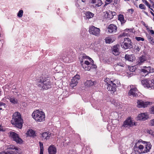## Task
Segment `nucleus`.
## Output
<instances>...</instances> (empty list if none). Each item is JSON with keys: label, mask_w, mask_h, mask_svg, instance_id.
I'll return each mask as SVG.
<instances>
[{"label": "nucleus", "mask_w": 154, "mask_h": 154, "mask_svg": "<svg viewBox=\"0 0 154 154\" xmlns=\"http://www.w3.org/2000/svg\"><path fill=\"white\" fill-rule=\"evenodd\" d=\"M82 2H85V0H82Z\"/></svg>", "instance_id": "680f3d73"}, {"label": "nucleus", "mask_w": 154, "mask_h": 154, "mask_svg": "<svg viewBox=\"0 0 154 154\" xmlns=\"http://www.w3.org/2000/svg\"><path fill=\"white\" fill-rule=\"evenodd\" d=\"M105 42L106 43H110L113 42V40L111 38L108 37L106 38Z\"/></svg>", "instance_id": "2f4dec72"}, {"label": "nucleus", "mask_w": 154, "mask_h": 154, "mask_svg": "<svg viewBox=\"0 0 154 154\" xmlns=\"http://www.w3.org/2000/svg\"><path fill=\"white\" fill-rule=\"evenodd\" d=\"M154 71V69L151 68L150 66H148L146 69H141V75L143 76H145L148 74L149 73L152 72Z\"/></svg>", "instance_id": "4468645a"}, {"label": "nucleus", "mask_w": 154, "mask_h": 154, "mask_svg": "<svg viewBox=\"0 0 154 154\" xmlns=\"http://www.w3.org/2000/svg\"><path fill=\"white\" fill-rule=\"evenodd\" d=\"M39 144L40 146V149H42V148H43V144L42 143L40 142Z\"/></svg>", "instance_id": "3c124183"}, {"label": "nucleus", "mask_w": 154, "mask_h": 154, "mask_svg": "<svg viewBox=\"0 0 154 154\" xmlns=\"http://www.w3.org/2000/svg\"><path fill=\"white\" fill-rule=\"evenodd\" d=\"M114 82L115 81L113 82H109L108 83H107V89L108 91H111L112 92L111 93H113L116 90V85L114 83Z\"/></svg>", "instance_id": "6e6552de"}, {"label": "nucleus", "mask_w": 154, "mask_h": 154, "mask_svg": "<svg viewBox=\"0 0 154 154\" xmlns=\"http://www.w3.org/2000/svg\"><path fill=\"white\" fill-rule=\"evenodd\" d=\"M125 66V64L123 63L119 62L114 65L115 69L116 70L119 71V69H120L121 67H124Z\"/></svg>", "instance_id": "6ab92c4d"}, {"label": "nucleus", "mask_w": 154, "mask_h": 154, "mask_svg": "<svg viewBox=\"0 0 154 154\" xmlns=\"http://www.w3.org/2000/svg\"><path fill=\"white\" fill-rule=\"evenodd\" d=\"M5 104L2 102H0V110L2 109V106H4Z\"/></svg>", "instance_id": "79ce46f5"}, {"label": "nucleus", "mask_w": 154, "mask_h": 154, "mask_svg": "<svg viewBox=\"0 0 154 154\" xmlns=\"http://www.w3.org/2000/svg\"><path fill=\"white\" fill-rule=\"evenodd\" d=\"M9 100L10 102L14 104H17L18 103V101L17 99L15 97H11Z\"/></svg>", "instance_id": "a878e982"}, {"label": "nucleus", "mask_w": 154, "mask_h": 154, "mask_svg": "<svg viewBox=\"0 0 154 154\" xmlns=\"http://www.w3.org/2000/svg\"><path fill=\"white\" fill-rule=\"evenodd\" d=\"M64 62H68L69 60V57L68 56H67V55L63 54L61 56Z\"/></svg>", "instance_id": "cd10ccee"}, {"label": "nucleus", "mask_w": 154, "mask_h": 154, "mask_svg": "<svg viewBox=\"0 0 154 154\" xmlns=\"http://www.w3.org/2000/svg\"><path fill=\"white\" fill-rule=\"evenodd\" d=\"M150 125L152 126H154V119L151 120L150 122Z\"/></svg>", "instance_id": "a18cd8bd"}, {"label": "nucleus", "mask_w": 154, "mask_h": 154, "mask_svg": "<svg viewBox=\"0 0 154 154\" xmlns=\"http://www.w3.org/2000/svg\"><path fill=\"white\" fill-rule=\"evenodd\" d=\"M107 18L108 20H110L113 18L112 16V15L109 13L107 14Z\"/></svg>", "instance_id": "ea45409f"}, {"label": "nucleus", "mask_w": 154, "mask_h": 154, "mask_svg": "<svg viewBox=\"0 0 154 154\" xmlns=\"http://www.w3.org/2000/svg\"><path fill=\"white\" fill-rule=\"evenodd\" d=\"M139 8L141 9L145 10L146 9V7L145 5L142 4H140L139 5Z\"/></svg>", "instance_id": "4c0bfd02"}, {"label": "nucleus", "mask_w": 154, "mask_h": 154, "mask_svg": "<svg viewBox=\"0 0 154 154\" xmlns=\"http://www.w3.org/2000/svg\"><path fill=\"white\" fill-rule=\"evenodd\" d=\"M51 133L49 132H45L42 134V139L47 140L49 139L51 136Z\"/></svg>", "instance_id": "412c9836"}, {"label": "nucleus", "mask_w": 154, "mask_h": 154, "mask_svg": "<svg viewBox=\"0 0 154 154\" xmlns=\"http://www.w3.org/2000/svg\"><path fill=\"white\" fill-rule=\"evenodd\" d=\"M48 150L49 154H55L56 152V148L53 146H50Z\"/></svg>", "instance_id": "aec40b11"}, {"label": "nucleus", "mask_w": 154, "mask_h": 154, "mask_svg": "<svg viewBox=\"0 0 154 154\" xmlns=\"http://www.w3.org/2000/svg\"><path fill=\"white\" fill-rule=\"evenodd\" d=\"M124 42H123V43H124V42H126L128 43L131 42L130 39L128 38H124Z\"/></svg>", "instance_id": "58836bf2"}, {"label": "nucleus", "mask_w": 154, "mask_h": 154, "mask_svg": "<svg viewBox=\"0 0 154 154\" xmlns=\"http://www.w3.org/2000/svg\"><path fill=\"white\" fill-rule=\"evenodd\" d=\"M125 33H123V35H124L125 36Z\"/></svg>", "instance_id": "69168bd1"}, {"label": "nucleus", "mask_w": 154, "mask_h": 154, "mask_svg": "<svg viewBox=\"0 0 154 154\" xmlns=\"http://www.w3.org/2000/svg\"><path fill=\"white\" fill-rule=\"evenodd\" d=\"M83 60L81 61L80 63L81 64V65L84 69L85 71H89L90 70L91 68H92V67H91V66H87L85 64H83Z\"/></svg>", "instance_id": "5701e85b"}, {"label": "nucleus", "mask_w": 154, "mask_h": 154, "mask_svg": "<svg viewBox=\"0 0 154 154\" xmlns=\"http://www.w3.org/2000/svg\"><path fill=\"white\" fill-rule=\"evenodd\" d=\"M90 2L92 4H94L95 8L100 7L102 4V2L101 0H90Z\"/></svg>", "instance_id": "f3484780"}, {"label": "nucleus", "mask_w": 154, "mask_h": 154, "mask_svg": "<svg viewBox=\"0 0 154 154\" xmlns=\"http://www.w3.org/2000/svg\"><path fill=\"white\" fill-rule=\"evenodd\" d=\"M80 77L79 75L75 76L71 79L70 83V87L72 88L75 86L79 82Z\"/></svg>", "instance_id": "9d476101"}, {"label": "nucleus", "mask_w": 154, "mask_h": 154, "mask_svg": "<svg viewBox=\"0 0 154 154\" xmlns=\"http://www.w3.org/2000/svg\"><path fill=\"white\" fill-rule=\"evenodd\" d=\"M146 60V57L145 56H142L139 58L138 61V64L139 65H141Z\"/></svg>", "instance_id": "b1692460"}, {"label": "nucleus", "mask_w": 154, "mask_h": 154, "mask_svg": "<svg viewBox=\"0 0 154 154\" xmlns=\"http://www.w3.org/2000/svg\"><path fill=\"white\" fill-rule=\"evenodd\" d=\"M134 11V10L132 8H131L130 9H129L128 10V11L129 13H130V14H132L133 12Z\"/></svg>", "instance_id": "de8ad7c7"}, {"label": "nucleus", "mask_w": 154, "mask_h": 154, "mask_svg": "<svg viewBox=\"0 0 154 154\" xmlns=\"http://www.w3.org/2000/svg\"><path fill=\"white\" fill-rule=\"evenodd\" d=\"M150 12L151 14H152L154 17V14L151 11H150Z\"/></svg>", "instance_id": "4d7b16f0"}, {"label": "nucleus", "mask_w": 154, "mask_h": 154, "mask_svg": "<svg viewBox=\"0 0 154 154\" xmlns=\"http://www.w3.org/2000/svg\"><path fill=\"white\" fill-rule=\"evenodd\" d=\"M152 7H153L154 6V2H152Z\"/></svg>", "instance_id": "bf43d9fd"}, {"label": "nucleus", "mask_w": 154, "mask_h": 154, "mask_svg": "<svg viewBox=\"0 0 154 154\" xmlns=\"http://www.w3.org/2000/svg\"><path fill=\"white\" fill-rule=\"evenodd\" d=\"M23 14V11L22 10H20L17 14V16L21 18L22 17Z\"/></svg>", "instance_id": "72a5a7b5"}, {"label": "nucleus", "mask_w": 154, "mask_h": 154, "mask_svg": "<svg viewBox=\"0 0 154 154\" xmlns=\"http://www.w3.org/2000/svg\"><path fill=\"white\" fill-rule=\"evenodd\" d=\"M119 20L121 22H124V18L123 15L122 14H120L119 16Z\"/></svg>", "instance_id": "f704fd0d"}, {"label": "nucleus", "mask_w": 154, "mask_h": 154, "mask_svg": "<svg viewBox=\"0 0 154 154\" xmlns=\"http://www.w3.org/2000/svg\"><path fill=\"white\" fill-rule=\"evenodd\" d=\"M136 125V123L134 122L131 118L127 119L124 122L123 126L125 127H130L133 125Z\"/></svg>", "instance_id": "ddd939ff"}, {"label": "nucleus", "mask_w": 154, "mask_h": 154, "mask_svg": "<svg viewBox=\"0 0 154 154\" xmlns=\"http://www.w3.org/2000/svg\"><path fill=\"white\" fill-rule=\"evenodd\" d=\"M143 3L145 4V5L147 6L149 8H150L151 7L149 3L146 1V0H142Z\"/></svg>", "instance_id": "c9c22d12"}, {"label": "nucleus", "mask_w": 154, "mask_h": 154, "mask_svg": "<svg viewBox=\"0 0 154 154\" xmlns=\"http://www.w3.org/2000/svg\"><path fill=\"white\" fill-rule=\"evenodd\" d=\"M150 8V9L152 11H153V9L152 8H151L150 7V8Z\"/></svg>", "instance_id": "052dcab7"}, {"label": "nucleus", "mask_w": 154, "mask_h": 154, "mask_svg": "<svg viewBox=\"0 0 154 154\" xmlns=\"http://www.w3.org/2000/svg\"><path fill=\"white\" fill-rule=\"evenodd\" d=\"M151 103H152L150 102H144L142 100H138L137 102V106L139 108H145Z\"/></svg>", "instance_id": "f8f14e48"}, {"label": "nucleus", "mask_w": 154, "mask_h": 154, "mask_svg": "<svg viewBox=\"0 0 154 154\" xmlns=\"http://www.w3.org/2000/svg\"><path fill=\"white\" fill-rule=\"evenodd\" d=\"M95 83V82L91 80H87L85 83V85L86 86H91L93 85Z\"/></svg>", "instance_id": "393cba45"}, {"label": "nucleus", "mask_w": 154, "mask_h": 154, "mask_svg": "<svg viewBox=\"0 0 154 154\" xmlns=\"http://www.w3.org/2000/svg\"><path fill=\"white\" fill-rule=\"evenodd\" d=\"M82 60H84L85 59H89V61L91 62L90 63L88 61L85 60L84 61V63H83V64H85L87 66H91V67L93 68H95L97 67V66L95 65L94 64V61L91 58H90L88 56H87L85 55H83L82 58Z\"/></svg>", "instance_id": "39448f33"}, {"label": "nucleus", "mask_w": 154, "mask_h": 154, "mask_svg": "<svg viewBox=\"0 0 154 154\" xmlns=\"http://www.w3.org/2000/svg\"><path fill=\"white\" fill-rule=\"evenodd\" d=\"M15 153H14L13 151H10L8 153L5 152H0V154H16V152H15Z\"/></svg>", "instance_id": "e433bc0d"}, {"label": "nucleus", "mask_w": 154, "mask_h": 154, "mask_svg": "<svg viewBox=\"0 0 154 154\" xmlns=\"http://www.w3.org/2000/svg\"><path fill=\"white\" fill-rule=\"evenodd\" d=\"M43 150L44 148H42V149H40V154H43Z\"/></svg>", "instance_id": "603ef678"}, {"label": "nucleus", "mask_w": 154, "mask_h": 154, "mask_svg": "<svg viewBox=\"0 0 154 154\" xmlns=\"http://www.w3.org/2000/svg\"><path fill=\"white\" fill-rule=\"evenodd\" d=\"M10 134V137L13 140L15 141L17 143L20 144L22 143L23 141L18 134L14 132H11Z\"/></svg>", "instance_id": "423d86ee"}, {"label": "nucleus", "mask_w": 154, "mask_h": 154, "mask_svg": "<svg viewBox=\"0 0 154 154\" xmlns=\"http://www.w3.org/2000/svg\"><path fill=\"white\" fill-rule=\"evenodd\" d=\"M142 141L140 140L135 143L134 146V150L140 154L146 153L149 152L152 147L150 142H147L143 145L140 144Z\"/></svg>", "instance_id": "f257e3e1"}, {"label": "nucleus", "mask_w": 154, "mask_h": 154, "mask_svg": "<svg viewBox=\"0 0 154 154\" xmlns=\"http://www.w3.org/2000/svg\"><path fill=\"white\" fill-rule=\"evenodd\" d=\"M113 54L115 55H118L119 54V49L118 48V46L115 45L113 46L112 49Z\"/></svg>", "instance_id": "4be33fe9"}, {"label": "nucleus", "mask_w": 154, "mask_h": 154, "mask_svg": "<svg viewBox=\"0 0 154 154\" xmlns=\"http://www.w3.org/2000/svg\"><path fill=\"white\" fill-rule=\"evenodd\" d=\"M147 67H146V66H144V67L146 69V68Z\"/></svg>", "instance_id": "0e129e2a"}, {"label": "nucleus", "mask_w": 154, "mask_h": 154, "mask_svg": "<svg viewBox=\"0 0 154 154\" xmlns=\"http://www.w3.org/2000/svg\"><path fill=\"white\" fill-rule=\"evenodd\" d=\"M38 87L43 89H47L51 87V82L48 78L40 77L37 82Z\"/></svg>", "instance_id": "7ed1b4c3"}, {"label": "nucleus", "mask_w": 154, "mask_h": 154, "mask_svg": "<svg viewBox=\"0 0 154 154\" xmlns=\"http://www.w3.org/2000/svg\"><path fill=\"white\" fill-rule=\"evenodd\" d=\"M150 32L151 33L152 35L154 34V31L153 30H150Z\"/></svg>", "instance_id": "6e6d98bb"}, {"label": "nucleus", "mask_w": 154, "mask_h": 154, "mask_svg": "<svg viewBox=\"0 0 154 154\" xmlns=\"http://www.w3.org/2000/svg\"><path fill=\"white\" fill-rule=\"evenodd\" d=\"M142 84L145 87L153 88V82L152 80H144L141 81Z\"/></svg>", "instance_id": "1a4fd4ad"}, {"label": "nucleus", "mask_w": 154, "mask_h": 154, "mask_svg": "<svg viewBox=\"0 0 154 154\" xmlns=\"http://www.w3.org/2000/svg\"><path fill=\"white\" fill-rule=\"evenodd\" d=\"M23 122L20 113L16 112L13 114L11 120V123L13 125L18 128H21L23 126Z\"/></svg>", "instance_id": "f03ea898"}, {"label": "nucleus", "mask_w": 154, "mask_h": 154, "mask_svg": "<svg viewBox=\"0 0 154 154\" xmlns=\"http://www.w3.org/2000/svg\"><path fill=\"white\" fill-rule=\"evenodd\" d=\"M8 149H15L16 150L18 151L19 149L18 148L16 147L13 145H9L8 146Z\"/></svg>", "instance_id": "7c9ffc66"}, {"label": "nucleus", "mask_w": 154, "mask_h": 154, "mask_svg": "<svg viewBox=\"0 0 154 154\" xmlns=\"http://www.w3.org/2000/svg\"><path fill=\"white\" fill-rule=\"evenodd\" d=\"M32 116L37 122H43L45 120V113L38 110L34 111L32 113Z\"/></svg>", "instance_id": "20e7f679"}, {"label": "nucleus", "mask_w": 154, "mask_h": 154, "mask_svg": "<svg viewBox=\"0 0 154 154\" xmlns=\"http://www.w3.org/2000/svg\"><path fill=\"white\" fill-rule=\"evenodd\" d=\"M148 118V115L146 113H141L138 115L137 117V120L144 121Z\"/></svg>", "instance_id": "dca6fc26"}, {"label": "nucleus", "mask_w": 154, "mask_h": 154, "mask_svg": "<svg viewBox=\"0 0 154 154\" xmlns=\"http://www.w3.org/2000/svg\"><path fill=\"white\" fill-rule=\"evenodd\" d=\"M125 58L127 60L130 61H132L134 59L133 56L132 55H128L126 54L125 55Z\"/></svg>", "instance_id": "bb28decb"}, {"label": "nucleus", "mask_w": 154, "mask_h": 154, "mask_svg": "<svg viewBox=\"0 0 154 154\" xmlns=\"http://www.w3.org/2000/svg\"><path fill=\"white\" fill-rule=\"evenodd\" d=\"M141 47L135 45L134 48V51L136 52H138L140 50Z\"/></svg>", "instance_id": "473e14b6"}, {"label": "nucleus", "mask_w": 154, "mask_h": 154, "mask_svg": "<svg viewBox=\"0 0 154 154\" xmlns=\"http://www.w3.org/2000/svg\"><path fill=\"white\" fill-rule=\"evenodd\" d=\"M150 2L152 4V2H153L152 1H151V0H150Z\"/></svg>", "instance_id": "e2e57ef3"}, {"label": "nucleus", "mask_w": 154, "mask_h": 154, "mask_svg": "<svg viewBox=\"0 0 154 154\" xmlns=\"http://www.w3.org/2000/svg\"><path fill=\"white\" fill-rule=\"evenodd\" d=\"M4 131V129L3 128L2 126L0 125V131Z\"/></svg>", "instance_id": "864d4df0"}, {"label": "nucleus", "mask_w": 154, "mask_h": 154, "mask_svg": "<svg viewBox=\"0 0 154 154\" xmlns=\"http://www.w3.org/2000/svg\"><path fill=\"white\" fill-rule=\"evenodd\" d=\"M128 88L130 89L128 93V95L136 97L137 93L138 92L136 86L135 85H131L128 87Z\"/></svg>", "instance_id": "0eeeda50"}, {"label": "nucleus", "mask_w": 154, "mask_h": 154, "mask_svg": "<svg viewBox=\"0 0 154 154\" xmlns=\"http://www.w3.org/2000/svg\"><path fill=\"white\" fill-rule=\"evenodd\" d=\"M108 29L109 33H114L117 31V27L113 24H111L109 26Z\"/></svg>", "instance_id": "2eb2a0df"}, {"label": "nucleus", "mask_w": 154, "mask_h": 154, "mask_svg": "<svg viewBox=\"0 0 154 154\" xmlns=\"http://www.w3.org/2000/svg\"><path fill=\"white\" fill-rule=\"evenodd\" d=\"M112 0H106L105 5H108L112 2Z\"/></svg>", "instance_id": "c03bdc74"}, {"label": "nucleus", "mask_w": 154, "mask_h": 154, "mask_svg": "<svg viewBox=\"0 0 154 154\" xmlns=\"http://www.w3.org/2000/svg\"><path fill=\"white\" fill-rule=\"evenodd\" d=\"M100 29L99 28L92 26L89 28V32L91 34L98 36L100 35Z\"/></svg>", "instance_id": "9b49d317"}, {"label": "nucleus", "mask_w": 154, "mask_h": 154, "mask_svg": "<svg viewBox=\"0 0 154 154\" xmlns=\"http://www.w3.org/2000/svg\"><path fill=\"white\" fill-rule=\"evenodd\" d=\"M109 82H112V81H110L109 79L106 78L104 80V82H105V85L107 86V83H108Z\"/></svg>", "instance_id": "37998d69"}, {"label": "nucleus", "mask_w": 154, "mask_h": 154, "mask_svg": "<svg viewBox=\"0 0 154 154\" xmlns=\"http://www.w3.org/2000/svg\"><path fill=\"white\" fill-rule=\"evenodd\" d=\"M86 17L88 19H90L93 17L94 16V14L90 12H87L85 14Z\"/></svg>", "instance_id": "c85d7f7f"}, {"label": "nucleus", "mask_w": 154, "mask_h": 154, "mask_svg": "<svg viewBox=\"0 0 154 154\" xmlns=\"http://www.w3.org/2000/svg\"><path fill=\"white\" fill-rule=\"evenodd\" d=\"M135 39L138 41H144V39L143 38L140 37H135Z\"/></svg>", "instance_id": "a19ab883"}, {"label": "nucleus", "mask_w": 154, "mask_h": 154, "mask_svg": "<svg viewBox=\"0 0 154 154\" xmlns=\"http://www.w3.org/2000/svg\"><path fill=\"white\" fill-rule=\"evenodd\" d=\"M121 46L122 48L125 49H130L132 47V44L131 42L126 43L124 42L122 43L121 44Z\"/></svg>", "instance_id": "a211bd4d"}, {"label": "nucleus", "mask_w": 154, "mask_h": 154, "mask_svg": "<svg viewBox=\"0 0 154 154\" xmlns=\"http://www.w3.org/2000/svg\"><path fill=\"white\" fill-rule=\"evenodd\" d=\"M148 39H149V40H151V41H152V40L153 39L152 38V37H151V36H148Z\"/></svg>", "instance_id": "5fc2aeb1"}, {"label": "nucleus", "mask_w": 154, "mask_h": 154, "mask_svg": "<svg viewBox=\"0 0 154 154\" xmlns=\"http://www.w3.org/2000/svg\"><path fill=\"white\" fill-rule=\"evenodd\" d=\"M27 134L30 136L34 137L35 136V132L32 130H30L27 132Z\"/></svg>", "instance_id": "c756f323"}, {"label": "nucleus", "mask_w": 154, "mask_h": 154, "mask_svg": "<svg viewBox=\"0 0 154 154\" xmlns=\"http://www.w3.org/2000/svg\"><path fill=\"white\" fill-rule=\"evenodd\" d=\"M144 13L146 15H148V13L145 11H144Z\"/></svg>", "instance_id": "13d9d810"}, {"label": "nucleus", "mask_w": 154, "mask_h": 154, "mask_svg": "<svg viewBox=\"0 0 154 154\" xmlns=\"http://www.w3.org/2000/svg\"><path fill=\"white\" fill-rule=\"evenodd\" d=\"M150 112L151 113L154 114V106L151 108Z\"/></svg>", "instance_id": "09e8293b"}, {"label": "nucleus", "mask_w": 154, "mask_h": 154, "mask_svg": "<svg viewBox=\"0 0 154 154\" xmlns=\"http://www.w3.org/2000/svg\"><path fill=\"white\" fill-rule=\"evenodd\" d=\"M109 13L112 15V16L113 17L114 16H115L116 14V13L115 12H110Z\"/></svg>", "instance_id": "8fccbe9b"}, {"label": "nucleus", "mask_w": 154, "mask_h": 154, "mask_svg": "<svg viewBox=\"0 0 154 154\" xmlns=\"http://www.w3.org/2000/svg\"><path fill=\"white\" fill-rule=\"evenodd\" d=\"M148 132L150 134H151L154 137V131H153L152 130H151L149 131Z\"/></svg>", "instance_id": "49530a36"}]
</instances>
